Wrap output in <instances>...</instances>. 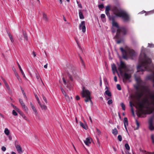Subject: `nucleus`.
<instances>
[{
    "instance_id": "obj_1",
    "label": "nucleus",
    "mask_w": 154,
    "mask_h": 154,
    "mask_svg": "<svg viewBox=\"0 0 154 154\" xmlns=\"http://www.w3.org/2000/svg\"><path fill=\"white\" fill-rule=\"evenodd\" d=\"M151 60L146 57L145 54H141L139 57L138 64L137 67V69L139 70L138 72L151 70Z\"/></svg>"
},
{
    "instance_id": "obj_2",
    "label": "nucleus",
    "mask_w": 154,
    "mask_h": 154,
    "mask_svg": "<svg viewBox=\"0 0 154 154\" xmlns=\"http://www.w3.org/2000/svg\"><path fill=\"white\" fill-rule=\"evenodd\" d=\"M149 98L151 100V102H149L147 98L144 99L142 101L143 103L147 107L150 105H152L154 107V91H152L151 93L149 94Z\"/></svg>"
},
{
    "instance_id": "obj_3",
    "label": "nucleus",
    "mask_w": 154,
    "mask_h": 154,
    "mask_svg": "<svg viewBox=\"0 0 154 154\" xmlns=\"http://www.w3.org/2000/svg\"><path fill=\"white\" fill-rule=\"evenodd\" d=\"M138 106L139 109L137 113V116L139 117H142V115H146L147 114L146 111L143 109L147 108V107L142 102L139 103Z\"/></svg>"
},
{
    "instance_id": "obj_4",
    "label": "nucleus",
    "mask_w": 154,
    "mask_h": 154,
    "mask_svg": "<svg viewBox=\"0 0 154 154\" xmlns=\"http://www.w3.org/2000/svg\"><path fill=\"white\" fill-rule=\"evenodd\" d=\"M81 93L82 97L85 98L84 100L85 102H87L89 101L92 102L91 98V93L88 90L83 88Z\"/></svg>"
},
{
    "instance_id": "obj_5",
    "label": "nucleus",
    "mask_w": 154,
    "mask_h": 154,
    "mask_svg": "<svg viewBox=\"0 0 154 154\" xmlns=\"http://www.w3.org/2000/svg\"><path fill=\"white\" fill-rule=\"evenodd\" d=\"M120 14L119 17L121 18L124 22H128L130 21V16L126 11H123Z\"/></svg>"
},
{
    "instance_id": "obj_6",
    "label": "nucleus",
    "mask_w": 154,
    "mask_h": 154,
    "mask_svg": "<svg viewBox=\"0 0 154 154\" xmlns=\"http://www.w3.org/2000/svg\"><path fill=\"white\" fill-rule=\"evenodd\" d=\"M119 32L118 33V32H116V34L115 37L117 39H119L120 36V33H122L123 35H126L127 33V31H128L127 29L124 26L121 27L119 29Z\"/></svg>"
},
{
    "instance_id": "obj_7",
    "label": "nucleus",
    "mask_w": 154,
    "mask_h": 154,
    "mask_svg": "<svg viewBox=\"0 0 154 154\" xmlns=\"http://www.w3.org/2000/svg\"><path fill=\"white\" fill-rule=\"evenodd\" d=\"M127 67L125 64L122 61H121L120 65L118 68V69L121 75H122L123 73L122 70L125 69Z\"/></svg>"
},
{
    "instance_id": "obj_8",
    "label": "nucleus",
    "mask_w": 154,
    "mask_h": 154,
    "mask_svg": "<svg viewBox=\"0 0 154 154\" xmlns=\"http://www.w3.org/2000/svg\"><path fill=\"white\" fill-rule=\"evenodd\" d=\"M123 10L119 9L116 7H114L112 8V11L113 14L117 17H119V15H121V13L122 12Z\"/></svg>"
},
{
    "instance_id": "obj_9",
    "label": "nucleus",
    "mask_w": 154,
    "mask_h": 154,
    "mask_svg": "<svg viewBox=\"0 0 154 154\" xmlns=\"http://www.w3.org/2000/svg\"><path fill=\"white\" fill-rule=\"evenodd\" d=\"M154 118L153 116H152L149 119V128L151 131H152L154 130V126H153V119Z\"/></svg>"
},
{
    "instance_id": "obj_10",
    "label": "nucleus",
    "mask_w": 154,
    "mask_h": 154,
    "mask_svg": "<svg viewBox=\"0 0 154 154\" xmlns=\"http://www.w3.org/2000/svg\"><path fill=\"white\" fill-rule=\"evenodd\" d=\"M14 145L18 152L19 153H21L22 152V148L20 146L19 142L17 140H15L14 141Z\"/></svg>"
},
{
    "instance_id": "obj_11",
    "label": "nucleus",
    "mask_w": 154,
    "mask_h": 154,
    "mask_svg": "<svg viewBox=\"0 0 154 154\" xmlns=\"http://www.w3.org/2000/svg\"><path fill=\"white\" fill-rule=\"evenodd\" d=\"M79 28L80 30H82V31L83 32H85L86 27L85 21H82L79 24Z\"/></svg>"
},
{
    "instance_id": "obj_12",
    "label": "nucleus",
    "mask_w": 154,
    "mask_h": 154,
    "mask_svg": "<svg viewBox=\"0 0 154 154\" xmlns=\"http://www.w3.org/2000/svg\"><path fill=\"white\" fill-rule=\"evenodd\" d=\"M131 75L130 74L126 72L125 73L123 74V81L124 82L125 80L129 79L131 78Z\"/></svg>"
},
{
    "instance_id": "obj_13",
    "label": "nucleus",
    "mask_w": 154,
    "mask_h": 154,
    "mask_svg": "<svg viewBox=\"0 0 154 154\" xmlns=\"http://www.w3.org/2000/svg\"><path fill=\"white\" fill-rule=\"evenodd\" d=\"M120 50L122 53V57L124 59H127V52L125 51L123 48H120Z\"/></svg>"
},
{
    "instance_id": "obj_14",
    "label": "nucleus",
    "mask_w": 154,
    "mask_h": 154,
    "mask_svg": "<svg viewBox=\"0 0 154 154\" xmlns=\"http://www.w3.org/2000/svg\"><path fill=\"white\" fill-rule=\"evenodd\" d=\"M146 78L147 79L150 80L154 83V72L152 74L147 75ZM153 86L154 87V84Z\"/></svg>"
},
{
    "instance_id": "obj_15",
    "label": "nucleus",
    "mask_w": 154,
    "mask_h": 154,
    "mask_svg": "<svg viewBox=\"0 0 154 154\" xmlns=\"http://www.w3.org/2000/svg\"><path fill=\"white\" fill-rule=\"evenodd\" d=\"M112 25L113 26L117 28V30L116 32H118V33H119V29L120 28V27L119 26L118 23L116 22L115 21L112 23Z\"/></svg>"
},
{
    "instance_id": "obj_16",
    "label": "nucleus",
    "mask_w": 154,
    "mask_h": 154,
    "mask_svg": "<svg viewBox=\"0 0 154 154\" xmlns=\"http://www.w3.org/2000/svg\"><path fill=\"white\" fill-rule=\"evenodd\" d=\"M136 97L138 100H139L142 97L143 95V93L142 92H136Z\"/></svg>"
},
{
    "instance_id": "obj_17",
    "label": "nucleus",
    "mask_w": 154,
    "mask_h": 154,
    "mask_svg": "<svg viewBox=\"0 0 154 154\" xmlns=\"http://www.w3.org/2000/svg\"><path fill=\"white\" fill-rule=\"evenodd\" d=\"M30 105L32 108V109L33 110V111L35 112V115H38V113L34 105L32 104V102H30Z\"/></svg>"
},
{
    "instance_id": "obj_18",
    "label": "nucleus",
    "mask_w": 154,
    "mask_h": 154,
    "mask_svg": "<svg viewBox=\"0 0 154 154\" xmlns=\"http://www.w3.org/2000/svg\"><path fill=\"white\" fill-rule=\"evenodd\" d=\"M128 53L130 56L131 57L134 56L135 55V52L133 50H129L128 51Z\"/></svg>"
},
{
    "instance_id": "obj_19",
    "label": "nucleus",
    "mask_w": 154,
    "mask_h": 154,
    "mask_svg": "<svg viewBox=\"0 0 154 154\" xmlns=\"http://www.w3.org/2000/svg\"><path fill=\"white\" fill-rule=\"evenodd\" d=\"M136 80L137 82V85H140L142 82V80L139 77L136 78Z\"/></svg>"
},
{
    "instance_id": "obj_20",
    "label": "nucleus",
    "mask_w": 154,
    "mask_h": 154,
    "mask_svg": "<svg viewBox=\"0 0 154 154\" xmlns=\"http://www.w3.org/2000/svg\"><path fill=\"white\" fill-rule=\"evenodd\" d=\"M124 126L126 130H127V128L126 127V125H128V119L126 117H125L124 119Z\"/></svg>"
},
{
    "instance_id": "obj_21",
    "label": "nucleus",
    "mask_w": 154,
    "mask_h": 154,
    "mask_svg": "<svg viewBox=\"0 0 154 154\" xmlns=\"http://www.w3.org/2000/svg\"><path fill=\"white\" fill-rule=\"evenodd\" d=\"M17 63L18 66V67L20 70V71L21 72V73L22 75H23V77L25 78L26 76H25V75L23 70H22V69L21 67L20 66V65L17 62Z\"/></svg>"
},
{
    "instance_id": "obj_22",
    "label": "nucleus",
    "mask_w": 154,
    "mask_h": 154,
    "mask_svg": "<svg viewBox=\"0 0 154 154\" xmlns=\"http://www.w3.org/2000/svg\"><path fill=\"white\" fill-rule=\"evenodd\" d=\"M84 143L86 145L88 146L89 144L91 143L90 138L89 137L87 138L86 140L84 141Z\"/></svg>"
},
{
    "instance_id": "obj_23",
    "label": "nucleus",
    "mask_w": 154,
    "mask_h": 154,
    "mask_svg": "<svg viewBox=\"0 0 154 154\" xmlns=\"http://www.w3.org/2000/svg\"><path fill=\"white\" fill-rule=\"evenodd\" d=\"M43 18L44 20L47 22L48 21V18L47 16V15L44 12L43 13Z\"/></svg>"
},
{
    "instance_id": "obj_24",
    "label": "nucleus",
    "mask_w": 154,
    "mask_h": 154,
    "mask_svg": "<svg viewBox=\"0 0 154 154\" xmlns=\"http://www.w3.org/2000/svg\"><path fill=\"white\" fill-rule=\"evenodd\" d=\"M143 89H144L146 92L148 93V95L149 93H151L152 91L150 92V89L146 86H142Z\"/></svg>"
},
{
    "instance_id": "obj_25",
    "label": "nucleus",
    "mask_w": 154,
    "mask_h": 154,
    "mask_svg": "<svg viewBox=\"0 0 154 154\" xmlns=\"http://www.w3.org/2000/svg\"><path fill=\"white\" fill-rule=\"evenodd\" d=\"M79 15L80 18V19H83L84 18L82 12V10H79Z\"/></svg>"
},
{
    "instance_id": "obj_26",
    "label": "nucleus",
    "mask_w": 154,
    "mask_h": 154,
    "mask_svg": "<svg viewBox=\"0 0 154 154\" xmlns=\"http://www.w3.org/2000/svg\"><path fill=\"white\" fill-rule=\"evenodd\" d=\"M112 69L113 72H117L116 66L115 64H113L112 66Z\"/></svg>"
},
{
    "instance_id": "obj_27",
    "label": "nucleus",
    "mask_w": 154,
    "mask_h": 154,
    "mask_svg": "<svg viewBox=\"0 0 154 154\" xmlns=\"http://www.w3.org/2000/svg\"><path fill=\"white\" fill-rule=\"evenodd\" d=\"M19 113L22 117L25 120H27V118L25 116V115L24 113L21 111H19L18 112Z\"/></svg>"
},
{
    "instance_id": "obj_28",
    "label": "nucleus",
    "mask_w": 154,
    "mask_h": 154,
    "mask_svg": "<svg viewBox=\"0 0 154 154\" xmlns=\"http://www.w3.org/2000/svg\"><path fill=\"white\" fill-rule=\"evenodd\" d=\"M112 134L115 135L118 134V131L116 128L112 130Z\"/></svg>"
},
{
    "instance_id": "obj_29",
    "label": "nucleus",
    "mask_w": 154,
    "mask_h": 154,
    "mask_svg": "<svg viewBox=\"0 0 154 154\" xmlns=\"http://www.w3.org/2000/svg\"><path fill=\"white\" fill-rule=\"evenodd\" d=\"M14 74H15V76L17 77V79L19 80V82L21 81V79L20 78L19 76L18 75V73H17V72L16 71H15V73H14Z\"/></svg>"
},
{
    "instance_id": "obj_30",
    "label": "nucleus",
    "mask_w": 154,
    "mask_h": 154,
    "mask_svg": "<svg viewBox=\"0 0 154 154\" xmlns=\"http://www.w3.org/2000/svg\"><path fill=\"white\" fill-rule=\"evenodd\" d=\"M2 79L3 80V82L7 88L8 89H9V87L8 83H7L6 81L5 80V79L3 78H2Z\"/></svg>"
},
{
    "instance_id": "obj_31",
    "label": "nucleus",
    "mask_w": 154,
    "mask_h": 154,
    "mask_svg": "<svg viewBox=\"0 0 154 154\" xmlns=\"http://www.w3.org/2000/svg\"><path fill=\"white\" fill-rule=\"evenodd\" d=\"M4 133L6 135H7L8 136L9 135V133H10V131H9V130L8 129V128H6L5 129V131H4Z\"/></svg>"
},
{
    "instance_id": "obj_32",
    "label": "nucleus",
    "mask_w": 154,
    "mask_h": 154,
    "mask_svg": "<svg viewBox=\"0 0 154 154\" xmlns=\"http://www.w3.org/2000/svg\"><path fill=\"white\" fill-rule=\"evenodd\" d=\"M66 99L68 103H69L70 101V99L69 96L67 94L64 96Z\"/></svg>"
},
{
    "instance_id": "obj_33",
    "label": "nucleus",
    "mask_w": 154,
    "mask_h": 154,
    "mask_svg": "<svg viewBox=\"0 0 154 154\" xmlns=\"http://www.w3.org/2000/svg\"><path fill=\"white\" fill-rule=\"evenodd\" d=\"M130 106L131 107V112L133 116H134V112L133 108L132 107V104L131 102H130Z\"/></svg>"
},
{
    "instance_id": "obj_34",
    "label": "nucleus",
    "mask_w": 154,
    "mask_h": 154,
    "mask_svg": "<svg viewBox=\"0 0 154 154\" xmlns=\"http://www.w3.org/2000/svg\"><path fill=\"white\" fill-rule=\"evenodd\" d=\"M8 34L9 35V37L10 38V39L11 42H13L14 41L13 39V37H12V35H11L10 33L8 32Z\"/></svg>"
},
{
    "instance_id": "obj_35",
    "label": "nucleus",
    "mask_w": 154,
    "mask_h": 154,
    "mask_svg": "<svg viewBox=\"0 0 154 154\" xmlns=\"http://www.w3.org/2000/svg\"><path fill=\"white\" fill-rule=\"evenodd\" d=\"M105 93L109 97L111 96V92L109 90H106L105 91Z\"/></svg>"
},
{
    "instance_id": "obj_36",
    "label": "nucleus",
    "mask_w": 154,
    "mask_h": 154,
    "mask_svg": "<svg viewBox=\"0 0 154 154\" xmlns=\"http://www.w3.org/2000/svg\"><path fill=\"white\" fill-rule=\"evenodd\" d=\"M40 106L42 110H46L47 109V106L44 105H41Z\"/></svg>"
},
{
    "instance_id": "obj_37",
    "label": "nucleus",
    "mask_w": 154,
    "mask_h": 154,
    "mask_svg": "<svg viewBox=\"0 0 154 154\" xmlns=\"http://www.w3.org/2000/svg\"><path fill=\"white\" fill-rule=\"evenodd\" d=\"M110 20L112 21V23L115 22V18L114 16H110L109 17H108Z\"/></svg>"
},
{
    "instance_id": "obj_38",
    "label": "nucleus",
    "mask_w": 154,
    "mask_h": 154,
    "mask_svg": "<svg viewBox=\"0 0 154 154\" xmlns=\"http://www.w3.org/2000/svg\"><path fill=\"white\" fill-rule=\"evenodd\" d=\"M23 35L24 36V38L26 39V40H28V37L27 35L26 34V33L25 32H23Z\"/></svg>"
},
{
    "instance_id": "obj_39",
    "label": "nucleus",
    "mask_w": 154,
    "mask_h": 154,
    "mask_svg": "<svg viewBox=\"0 0 154 154\" xmlns=\"http://www.w3.org/2000/svg\"><path fill=\"white\" fill-rule=\"evenodd\" d=\"M79 123H80V126L82 128H83L84 129H86L85 126L83 123H82V122H80Z\"/></svg>"
},
{
    "instance_id": "obj_40",
    "label": "nucleus",
    "mask_w": 154,
    "mask_h": 154,
    "mask_svg": "<svg viewBox=\"0 0 154 154\" xmlns=\"http://www.w3.org/2000/svg\"><path fill=\"white\" fill-rule=\"evenodd\" d=\"M125 148L128 150H129L130 149V146L128 143H126L125 144Z\"/></svg>"
},
{
    "instance_id": "obj_41",
    "label": "nucleus",
    "mask_w": 154,
    "mask_h": 154,
    "mask_svg": "<svg viewBox=\"0 0 154 154\" xmlns=\"http://www.w3.org/2000/svg\"><path fill=\"white\" fill-rule=\"evenodd\" d=\"M121 106L122 109L125 110V104L123 103H122L121 104Z\"/></svg>"
},
{
    "instance_id": "obj_42",
    "label": "nucleus",
    "mask_w": 154,
    "mask_h": 154,
    "mask_svg": "<svg viewBox=\"0 0 154 154\" xmlns=\"http://www.w3.org/2000/svg\"><path fill=\"white\" fill-rule=\"evenodd\" d=\"M96 130H97V134L98 135H101V131L98 128H96Z\"/></svg>"
},
{
    "instance_id": "obj_43",
    "label": "nucleus",
    "mask_w": 154,
    "mask_h": 154,
    "mask_svg": "<svg viewBox=\"0 0 154 154\" xmlns=\"http://www.w3.org/2000/svg\"><path fill=\"white\" fill-rule=\"evenodd\" d=\"M22 107L24 109L25 111L27 112L28 109V108L25 105H23V106H22Z\"/></svg>"
},
{
    "instance_id": "obj_44",
    "label": "nucleus",
    "mask_w": 154,
    "mask_h": 154,
    "mask_svg": "<svg viewBox=\"0 0 154 154\" xmlns=\"http://www.w3.org/2000/svg\"><path fill=\"white\" fill-rule=\"evenodd\" d=\"M19 100V102L22 106L25 105L24 103L23 102V100L21 99H20Z\"/></svg>"
},
{
    "instance_id": "obj_45",
    "label": "nucleus",
    "mask_w": 154,
    "mask_h": 154,
    "mask_svg": "<svg viewBox=\"0 0 154 154\" xmlns=\"http://www.w3.org/2000/svg\"><path fill=\"white\" fill-rule=\"evenodd\" d=\"M110 10V6L109 5L107 6L106 8L105 11H109Z\"/></svg>"
},
{
    "instance_id": "obj_46",
    "label": "nucleus",
    "mask_w": 154,
    "mask_h": 154,
    "mask_svg": "<svg viewBox=\"0 0 154 154\" xmlns=\"http://www.w3.org/2000/svg\"><path fill=\"white\" fill-rule=\"evenodd\" d=\"M118 139L119 141H121L122 140V136L120 135H119L118 136Z\"/></svg>"
},
{
    "instance_id": "obj_47",
    "label": "nucleus",
    "mask_w": 154,
    "mask_h": 154,
    "mask_svg": "<svg viewBox=\"0 0 154 154\" xmlns=\"http://www.w3.org/2000/svg\"><path fill=\"white\" fill-rule=\"evenodd\" d=\"M60 89H61V91L62 93L64 95V96H65L66 95V92L63 89V88L62 87H61V88H60Z\"/></svg>"
},
{
    "instance_id": "obj_48",
    "label": "nucleus",
    "mask_w": 154,
    "mask_h": 154,
    "mask_svg": "<svg viewBox=\"0 0 154 154\" xmlns=\"http://www.w3.org/2000/svg\"><path fill=\"white\" fill-rule=\"evenodd\" d=\"M101 18L102 19H103L105 20V21H106V20L105 19H104V18L105 17V15L104 14H102L100 16Z\"/></svg>"
},
{
    "instance_id": "obj_49",
    "label": "nucleus",
    "mask_w": 154,
    "mask_h": 154,
    "mask_svg": "<svg viewBox=\"0 0 154 154\" xmlns=\"http://www.w3.org/2000/svg\"><path fill=\"white\" fill-rule=\"evenodd\" d=\"M98 7L99 8L103 9L104 8V6L103 4H101L98 5Z\"/></svg>"
},
{
    "instance_id": "obj_50",
    "label": "nucleus",
    "mask_w": 154,
    "mask_h": 154,
    "mask_svg": "<svg viewBox=\"0 0 154 154\" xmlns=\"http://www.w3.org/2000/svg\"><path fill=\"white\" fill-rule=\"evenodd\" d=\"M136 123L137 126V129H138L139 127V123L138 121L137 120H136Z\"/></svg>"
},
{
    "instance_id": "obj_51",
    "label": "nucleus",
    "mask_w": 154,
    "mask_h": 154,
    "mask_svg": "<svg viewBox=\"0 0 154 154\" xmlns=\"http://www.w3.org/2000/svg\"><path fill=\"white\" fill-rule=\"evenodd\" d=\"M12 114L14 116H16L17 115V113L14 110H13L12 111Z\"/></svg>"
},
{
    "instance_id": "obj_52",
    "label": "nucleus",
    "mask_w": 154,
    "mask_h": 154,
    "mask_svg": "<svg viewBox=\"0 0 154 154\" xmlns=\"http://www.w3.org/2000/svg\"><path fill=\"white\" fill-rule=\"evenodd\" d=\"M117 88L119 90H121V87L119 84H117Z\"/></svg>"
},
{
    "instance_id": "obj_53",
    "label": "nucleus",
    "mask_w": 154,
    "mask_h": 154,
    "mask_svg": "<svg viewBox=\"0 0 154 154\" xmlns=\"http://www.w3.org/2000/svg\"><path fill=\"white\" fill-rule=\"evenodd\" d=\"M62 79H63V83H64V84L65 85H66V84H67V83H68V82H67L65 80V79L64 78H62Z\"/></svg>"
},
{
    "instance_id": "obj_54",
    "label": "nucleus",
    "mask_w": 154,
    "mask_h": 154,
    "mask_svg": "<svg viewBox=\"0 0 154 154\" xmlns=\"http://www.w3.org/2000/svg\"><path fill=\"white\" fill-rule=\"evenodd\" d=\"M42 97L43 98V99L44 100L45 102H46V103H47V101L46 100V98L45 97V96L43 95H42Z\"/></svg>"
},
{
    "instance_id": "obj_55",
    "label": "nucleus",
    "mask_w": 154,
    "mask_h": 154,
    "mask_svg": "<svg viewBox=\"0 0 154 154\" xmlns=\"http://www.w3.org/2000/svg\"><path fill=\"white\" fill-rule=\"evenodd\" d=\"M148 46L149 47L153 48L154 47V45L153 44L148 43Z\"/></svg>"
},
{
    "instance_id": "obj_56",
    "label": "nucleus",
    "mask_w": 154,
    "mask_h": 154,
    "mask_svg": "<svg viewBox=\"0 0 154 154\" xmlns=\"http://www.w3.org/2000/svg\"><path fill=\"white\" fill-rule=\"evenodd\" d=\"M105 13L108 17H109L110 16V13L109 11H105Z\"/></svg>"
},
{
    "instance_id": "obj_57",
    "label": "nucleus",
    "mask_w": 154,
    "mask_h": 154,
    "mask_svg": "<svg viewBox=\"0 0 154 154\" xmlns=\"http://www.w3.org/2000/svg\"><path fill=\"white\" fill-rule=\"evenodd\" d=\"M112 100H110L107 102V103L108 104L110 105L112 103Z\"/></svg>"
},
{
    "instance_id": "obj_58",
    "label": "nucleus",
    "mask_w": 154,
    "mask_h": 154,
    "mask_svg": "<svg viewBox=\"0 0 154 154\" xmlns=\"http://www.w3.org/2000/svg\"><path fill=\"white\" fill-rule=\"evenodd\" d=\"M79 57H80V60H81V62L82 64L84 66V62L83 61V60H82V57L80 56H79Z\"/></svg>"
},
{
    "instance_id": "obj_59",
    "label": "nucleus",
    "mask_w": 154,
    "mask_h": 154,
    "mask_svg": "<svg viewBox=\"0 0 154 154\" xmlns=\"http://www.w3.org/2000/svg\"><path fill=\"white\" fill-rule=\"evenodd\" d=\"M140 85H137V86H135L134 87L135 88V89L137 90H139V86Z\"/></svg>"
},
{
    "instance_id": "obj_60",
    "label": "nucleus",
    "mask_w": 154,
    "mask_h": 154,
    "mask_svg": "<svg viewBox=\"0 0 154 154\" xmlns=\"http://www.w3.org/2000/svg\"><path fill=\"white\" fill-rule=\"evenodd\" d=\"M146 152L145 154H154V152H146V151H145Z\"/></svg>"
},
{
    "instance_id": "obj_61",
    "label": "nucleus",
    "mask_w": 154,
    "mask_h": 154,
    "mask_svg": "<svg viewBox=\"0 0 154 154\" xmlns=\"http://www.w3.org/2000/svg\"><path fill=\"white\" fill-rule=\"evenodd\" d=\"M122 42V40H118L116 41V43L118 44H120V43H121Z\"/></svg>"
},
{
    "instance_id": "obj_62",
    "label": "nucleus",
    "mask_w": 154,
    "mask_h": 154,
    "mask_svg": "<svg viewBox=\"0 0 154 154\" xmlns=\"http://www.w3.org/2000/svg\"><path fill=\"white\" fill-rule=\"evenodd\" d=\"M1 149H2V150L3 151H5L6 150V148H5V147H4V146L2 147Z\"/></svg>"
},
{
    "instance_id": "obj_63",
    "label": "nucleus",
    "mask_w": 154,
    "mask_h": 154,
    "mask_svg": "<svg viewBox=\"0 0 154 154\" xmlns=\"http://www.w3.org/2000/svg\"><path fill=\"white\" fill-rule=\"evenodd\" d=\"M151 138L152 140V142L154 141V136H153V135H151Z\"/></svg>"
},
{
    "instance_id": "obj_64",
    "label": "nucleus",
    "mask_w": 154,
    "mask_h": 154,
    "mask_svg": "<svg viewBox=\"0 0 154 154\" xmlns=\"http://www.w3.org/2000/svg\"><path fill=\"white\" fill-rule=\"evenodd\" d=\"M149 13H150V14L154 13V10L149 11Z\"/></svg>"
}]
</instances>
